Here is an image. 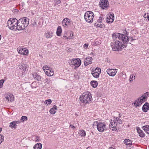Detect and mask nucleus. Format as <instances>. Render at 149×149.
Wrapping results in <instances>:
<instances>
[{
    "mask_svg": "<svg viewBox=\"0 0 149 149\" xmlns=\"http://www.w3.org/2000/svg\"><path fill=\"white\" fill-rule=\"evenodd\" d=\"M45 83H47L48 84L52 83V80L50 78H47L45 80Z\"/></svg>",
    "mask_w": 149,
    "mask_h": 149,
    "instance_id": "nucleus-36",
    "label": "nucleus"
},
{
    "mask_svg": "<svg viewBox=\"0 0 149 149\" xmlns=\"http://www.w3.org/2000/svg\"><path fill=\"white\" fill-rule=\"evenodd\" d=\"M94 14L91 11H87L85 14L84 19L88 23H91L93 21Z\"/></svg>",
    "mask_w": 149,
    "mask_h": 149,
    "instance_id": "nucleus-5",
    "label": "nucleus"
},
{
    "mask_svg": "<svg viewBox=\"0 0 149 149\" xmlns=\"http://www.w3.org/2000/svg\"><path fill=\"white\" fill-rule=\"evenodd\" d=\"M4 82V80L2 79L0 80V88H1L3 86V84Z\"/></svg>",
    "mask_w": 149,
    "mask_h": 149,
    "instance_id": "nucleus-42",
    "label": "nucleus"
},
{
    "mask_svg": "<svg viewBox=\"0 0 149 149\" xmlns=\"http://www.w3.org/2000/svg\"><path fill=\"white\" fill-rule=\"evenodd\" d=\"M70 127L73 129H74V128L75 127L74 126H73L72 125H70Z\"/></svg>",
    "mask_w": 149,
    "mask_h": 149,
    "instance_id": "nucleus-52",
    "label": "nucleus"
},
{
    "mask_svg": "<svg viewBox=\"0 0 149 149\" xmlns=\"http://www.w3.org/2000/svg\"><path fill=\"white\" fill-rule=\"evenodd\" d=\"M137 132L139 134V136L141 137H143L145 136V134L139 128H137Z\"/></svg>",
    "mask_w": 149,
    "mask_h": 149,
    "instance_id": "nucleus-24",
    "label": "nucleus"
},
{
    "mask_svg": "<svg viewBox=\"0 0 149 149\" xmlns=\"http://www.w3.org/2000/svg\"><path fill=\"white\" fill-rule=\"evenodd\" d=\"M135 77V75H134V74H131L130 75V78L129 79V81L130 82H132V81H133V79H132V78H134Z\"/></svg>",
    "mask_w": 149,
    "mask_h": 149,
    "instance_id": "nucleus-43",
    "label": "nucleus"
},
{
    "mask_svg": "<svg viewBox=\"0 0 149 149\" xmlns=\"http://www.w3.org/2000/svg\"><path fill=\"white\" fill-rule=\"evenodd\" d=\"M105 61L107 62L108 63H110V61L109 60V59L108 58H107L106 59V60Z\"/></svg>",
    "mask_w": 149,
    "mask_h": 149,
    "instance_id": "nucleus-53",
    "label": "nucleus"
},
{
    "mask_svg": "<svg viewBox=\"0 0 149 149\" xmlns=\"http://www.w3.org/2000/svg\"><path fill=\"white\" fill-rule=\"evenodd\" d=\"M5 97L8 102H12L14 100V97L13 94L11 93H7L5 95Z\"/></svg>",
    "mask_w": 149,
    "mask_h": 149,
    "instance_id": "nucleus-15",
    "label": "nucleus"
},
{
    "mask_svg": "<svg viewBox=\"0 0 149 149\" xmlns=\"http://www.w3.org/2000/svg\"><path fill=\"white\" fill-rule=\"evenodd\" d=\"M114 14L113 13L108 15L106 17L107 23L111 24L113 22L114 19Z\"/></svg>",
    "mask_w": 149,
    "mask_h": 149,
    "instance_id": "nucleus-16",
    "label": "nucleus"
},
{
    "mask_svg": "<svg viewBox=\"0 0 149 149\" xmlns=\"http://www.w3.org/2000/svg\"><path fill=\"white\" fill-rule=\"evenodd\" d=\"M62 38L64 40L68 39H69L68 35L66 31L64 32Z\"/></svg>",
    "mask_w": 149,
    "mask_h": 149,
    "instance_id": "nucleus-33",
    "label": "nucleus"
},
{
    "mask_svg": "<svg viewBox=\"0 0 149 149\" xmlns=\"http://www.w3.org/2000/svg\"><path fill=\"white\" fill-rule=\"evenodd\" d=\"M102 17H100L99 19L97 20V22L95 24V26L97 28H104L105 26L102 22Z\"/></svg>",
    "mask_w": 149,
    "mask_h": 149,
    "instance_id": "nucleus-10",
    "label": "nucleus"
},
{
    "mask_svg": "<svg viewBox=\"0 0 149 149\" xmlns=\"http://www.w3.org/2000/svg\"><path fill=\"white\" fill-rule=\"evenodd\" d=\"M148 21H149V18H148Z\"/></svg>",
    "mask_w": 149,
    "mask_h": 149,
    "instance_id": "nucleus-57",
    "label": "nucleus"
},
{
    "mask_svg": "<svg viewBox=\"0 0 149 149\" xmlns=\"http://www.w3.org/2000/svg\"><path fill=\"white\" fill-rule=\"evenodd\" d=\"M117 69H110L109 68L107 70V73L110 76L113 77L116 74L117 72Z\"/></svg>",
    "mask_w": 149,
    "mask_h": 149,
    "instance_id": "nucleus-14",
    "label": "nucleus"
},
{
    "mask_svg": "<svg viewBox=\"0 0 149 149\" xmlns=\"http://www.w3.org/2000/svg\"><path fill=\"white\" fill-rule=\"evenodd\" d=\"M78 133L81 135V137H84L86 135V132L83 130H79Z\"/></svg>",
    "mask_w": 149,
    "mask_h": 149,
    "instance_id": "nucleus-29",
    "label": "nucleus"
},
{
    "mask_svg": "<svg viewBox=\"0 0 149 149\" xmlns=\"http://www.w3.org/2000/svg\"><path fill=\"white\" fill-rule=\"evenodd\" d=\"M36 139L35 140V141L36 142H38L40 141L39 137V136H36Z\"/></svg>",
    "mask_w": 149,
    "mask_h": 149,
    "instance_id": "nucleus-48",
    "label": "nucleus"
},
{
    "mask_svg": "<svg viewBox=\"0 0 149 149\" xmlns=\"http://www.w3.org/2000/svg\"><path fill=\"white\" fill-rule=\"evenodd\" d=\"M17 25V30H22L24 29L25 28L24 26V27H22L24 26V24H23L22 23L20 22H19V20H18V24Z\"/></svg>",
    "mask_w": 149,
    "mask_h": 149,
    "instance_id": "nucleus-20",
    "label": "nucleus"
},
{
    "mask_svg": "<svg viewBox=\"0 0 149 149\" xmlns=\"http://www.w3.org/2000/svg\"><path fill=\"white\" fill-rule=\"evenodd\" d=\"M146 19V20L148 21V18H149V13H148L147 14H145L143 16Z\"/></svg>",
    "mask_w": 149,
    "mask_h": 149,
    "instance_id": "nucleus-44",
    "label": "nucleus"
},
{
    "mask_svg": "<svg viewBox=\"0 0 149 149\" xmlns=\"http://www.w3.org/2000/svg\"><path fill=\"white\" fill-rule=\"evenodd\" d=\"M110 123L109 125L110 129L112 128V131L116 130L117 129L116 127L117 126V123L119 124L122 123V120L118 117H116L114 118L113 120H110Z\"/></svg>",
    "mask_w": 149,
    "mask_h": 149,
    "instance_id": "nucleus-4",
    "label": "nucleus"
},
{
    "mask_svg": "<svg viewBox=\"0 0 149 149\" xmlns=\"http://www.w3.org/2000/svg\"><path fill=\"white\" fill-rule=\"evenodd\" d=\"M4 136L1 134H0V144L4 141Z\"/></svg>",
    "mask_w": 149,
    "mask_h": 149,
    "instance_id": "nucleus-41",
    "label": "nucleus"
},
{
    "mask_svg": "<svg viewBox=\"0 0 149 149\" xmlns=\"http://www.w3.org/2000/svg\"><path fill=\"white\" fill-rule=\"evenodd\" d=\"M14 122L15 123V124L16 125V124H19V123H20L21 122L19 120H18V121H14Z\"/></svg>",
    "mask_w": 149,
    "mask_h": 149,
    "instance_id": "nucleus-49",
    "label": "nucleus"
},
{
    "mask_svg": "<svg viewBox=\"0 0 149 149\" xmlns=\"http://www.w3.org/2000/svg\"><path fill=\"white\" fill-rule=\"evenodd\" d=\"M19 68L23 72H25L26 70H27V67L26 65L25 64L19 66Z\"/></svg>",
    "mask_w": 149,
    "mask_h": 149,
    "instance_id": "nucleus-25",
    "label": "nucleus"
},
{
    "mask_svg": "<svg viewBox=\"0 0 149 149\" xmlns=\"http://www.w3.org/2000/svg\"><path fill=\"white\" fill-rule=\"evenodd\" d=\"M57 107L56 105H54L52 108L50 109L49 110L50 113L52 114H54L56 112V110L57 109Z\"/></svg>",
    "mask_w": 149,
    "mask_h": 149,
    "instance_id": "nucleus-26",
    "label": "nucleus"
},
{
    "mask_svg": "<svg viewBox=\"0 0 149 149\" xmlns=\"http://www.w3.org/2000/svg\"><path fill=\"white\" fill-rule=\"evenodd\" d=\"M95 44L96 45H99V44H100L101 43L100 41V40H95Z\"/></svg>",
    "mask_w": 149,
    "mask_h": 149,
    "instance_id": "nucleus-46",
    "label": "nucleus"
},
{
    "mask_svg": "<svg viewBox=\"0 0 149 149\" xmlns=\"http://www.w3.org/2000/svg\"><path fill=\"white\" fill-rule=\"evenodd\" d=\"M17 50L19 53L24 55H27L29 53L28 50L27 49L22 47L18 48Z\"/></svg>",
    "mask_w": 149,
    "mask_h": 149,
    "instance_id": "nucleus-11",
    "label": "nucleus"
},
{
    "mask_svg": "<svg viewBox=\"0 0 149 149\" xmlns=\"http://www.w3.org/2000/svg\"><path fill=\"white\" fill-rule=\"evenodd\" d=\"M73 36V34L71 33L68 39H72L73 38V37H72Z\"/></svg>",
    "mask_w": 149,
    "mask_h": 149,
    "instance_id": "nucleus-47",
    "label": "nucleus"
},
{
    "mask_svg": "<svg viewBox=\"0 0 149 149\" xmlns=\"http://www.w3.org/2000/svg\"><path fill=\"white\" fill-rule=\"evenodd\" d=\"M124 142V143L127 145H130L131 144L132 142L129 139H125Z\"/></svg>",
    "mask_w": 149,
    "mask_h": 149,
    "instance_id": "nucleus-35",
    "label": "nucleus"
},
{
    "mask_svg": "<svg viewBox=\"0 0 149 149\" xmlns=\"http://www.w3.org/2000/svg\"><path fill=\"white\" fill-rule=\"evenodd\" d=\"M42 147V144L40 143H37L35 144L33 147L34 149H41Z\"/></svg>",
    "mask_w": 149,
    "mask_h": 149,
    "instance_id": "nucleus-28",
    "label": "nucleus"
},
{
    "mask_svg": "<svg viewBox=\"0 0 149 149\" xmlns=\"http://www.w3.org/2000/svg\"><path fill=\"white\" fill-rule=\"evenodd\" d=\"M14 10H15L14 12H16V11H17V10L16 9H15Z\"/></svg>",
    "mask_w": 149,
    "mask_h": 149,
    "instance_id": "nucleus-56",
    "label": "nucleus"
},
{
    "mask_svg": "<svg viewBox=\"0 0 149 149\" xmlns=\"http://www.w3.org/2000/svg\"><path fill=\"white\" fill-rule=\"evenodd\" d=\"M70 19L68 18L64 19L62 22L63 26L65 28L68 27V25L70 23Z\"/></svg>",
    "mask_w": 149,
    "mask_h": 149,
    "instance_id": "nucleus-17",
    "label": "nucleus"
},
{
    "mask_svg": "<svg viewBox=\"0 0 149 149\" xmlns=\"http://www.w3.org/2000/svg\"><path fill=\"white\" fill-rule=\"evenodd\" d=\"M101 69L100 68H96L94 71L92 72L91 74L94 77L97 78L99 77L101 72Z\"/></svg>",
    "mask_w": 149,
    "mask_h": 149,
    "instance_id": "nucleus-13",
    "label": "nucleus"
},
{
    "mask_svg": "<svg viewBox=\"0 0 149 149\" xmlns=\"http://www.w3.org/2000/svg\"><path fill=\"white\" fill-rule=\"evenodd\" d=\"M18 24V20L15 18H10L8 20L7 25L8 28L10 30L16 31Z\"/></svg>",
    "mask_w": 149,
    "mask_h": 149,
    "instance_id": "nucleus-3",
    "label": "nucleus"
},
{
    "mask_svg": "<svg viewBox=\"0 0 149 149\" xmlns=\"http://www.w3.org/2000/svg\"><path fill=\"white\" fill-rule=\"evenodd\" d=\"M99 5L101 9H106L108 7L109 4L107 0H100Z\"/></svg>",
    "mask_w": 149,
    "mask_h": 149,
    "instance_id": "nucleus-8",
    "label": "nucleus"
},
{
    "mask_svg": "<svg viewBox=\"0 0 149 149\" xmlns=\"http://www.w3.org/2000/svg\"><path fill=\"white\" fill-rule=\"evenodd\" d=\"M97 122V130L100 132H103L104 130H107L106 124L104 122Z\"/></svg>",
    "mask_w": 149,
    "mask_h": 149,
    "instance_id": "nucleus-7",
    "label": "nucleus"
},
{
    "mask_svg": "<svg viewBox=\"0 0 149 149\" xmlns=\"http://www.w3.org/2000/svg\"><path fill=\"white\" fill-rule=\"evenodd\" d=\"M55 3L54 5V6H55L56 5H57L60 4L61 3V1L60 0H55L54 1Z\"/></svg>",
    "mask_w": 149,
    "mask_h": 149,
    "instance_id": "nucleus-40",
    "label": "nucleus"
},
{
    "mask_svg": "<svg viewBox=\"0 0 149 149\" xmlns=\"http://www.w3.org/2000/svg\"><path fill=\"white\" fill-rule=\"evenodd\" d=\"M143 129L147 133L149 134V125H146L143 126Z\"/></svg>",
    "mask_w": 149,
    "mask_h": 149,
    "instance_id": "nucleus-31",
    "label": "nucleus"
},
{
    "mask_svg": "<svg viewBox=\"0 0 149 149\" xmlns=\"http://www.w3.org/2000/svg\"><path fill=\"white\" fill-rule=\"evenodd\" d=\"M91 86L93 88L96 87L97 85V83L96 81H93L91 82Z\"/></svg>",
    "mask_w": 149,
    "mask_h": 149,
    "instance_id": "nucleus-32",
    "label": "nucleus"
},
{
    "mask_svg": "<svg viewBox=\"0 0 149 149\" xmlns=\"http://www.w3.org/2000/svg\"><path fill=\"white\" fill-rule=\"evenodd\" d=\"M17 126V125L15 124L14 121L10 123V124L9 127L12 129L13 128L15 129L16 128Z\"/></svg>",
    "mask_w": 149,
    "mask_h": 149,
    "instance_id": "nucleus-30",
    "label": "nucleus"
},
{
    "mask_svg": "<svg viewBox=\"0 0 149 149\" xmlns=\"http://www.w3.org/2000/svg\"><path fill=\"white\" fill-rule=\"evenodd\" d=\"M1 131H2V128H0V133L1 132Z\"/></svg>",
    "mask_w": 149,
    "mask_h": 149,
    "instance_id": "nucleus-55",
    "label": "nucleus"
},
{
    "mask_svg": "<svg viewBox=\"0 0 149 149\" xmlns=\"http://www.w3.org/2000/svg\"><path fill=\"white\" fill-rule=\"evenodd\" d=\"M92 62V57L88 56L86 58V60L84 61V65L87 66L89 64L91 63Z\"/></svg>",
    "mask_w": 149,
    "mask_h": 149,
    "instance_id": "nucleus-18",
    "label": "nucleus"
},
{
    "mask_svg": "<svg viewBox=\"0 0 149 149\" xmlns=\"http://www.w3.org/2000/svg\"><path fill=\"white\" fill-rule=\"evenodd\" d=\"M19 22L22 23L24 26H22L25 27V28L28 25L29 23V19L27 17H23L21 18L20 19H19Z\"/></svg>",
    "mask_w": 149,
    "mask_h": 149,
    "instance_id": "nucleus-12",
    "label": "nucleus"
},
{
    "mask_svg": "<svg viewBox=\"0 0 149 149\" xmlns=\"http://www.w3.org/2000/svg\"><path fill=\"white\" fill-rule=\"evenodd\" d=\"M88 44H85L83 46V47L85 49H87L88 48Z\"/></svg>",
    "mask_w": 149,
    "mask_h": 149,
    "instance_id": "nucleus-45",
    "label": "nucleus"
},
{
    "mask_svg": "<svg viewBox=\"0 0 149 149\" xmlns=\"http://www.w3.org/2000/svg\"><path fill=\"white\" fill-rule=\"evenodd\" d=\"M146 101V97L141 96L136 100L134 104L136 107H139L143 102Z\"/></svg>",
    "mask_w": 149,
    "mask_h": 149,
    "instance_id": "nucleus-9",
    "label": "nucleus"
},
{
    "mask_svg": "<svg viewBox=\"0 0 149 149\" xmlns=\"http://www.w3.org/2000/svg\"><path fill=\"white\" fill-rule=\"evenodd\" d=\"M121 117V116H120V114H119V116H118V118H120Z\"/></svg>",
    "mask_w": 149,
    "mask_h": 149,
    "instance_id": "nucleus-54",
    "label": "nucleus"
},
{
    "mask_svg": "<svg viewBox=\"0 0 149 149\" xmlns=\"http://www.w3.org/2000/svg\"><path fill=\"white\" fill-rule=\"evenodd\" d=\"M42 69L45 72V71L47 70L50 68L48 67L47 65H45L43 67Z\"/></svg>",
    "mask_w": 149,
    "mask_h": 149,
    "instance_id": "nucleus-39",
    "label": "nucleus"
},
{
    "mask_svg": "<svg viewBox=\"0 0 149 149\" xmlns=\"http://www.w3.org/2000/svg\"><path fill=\"white\" fill-rule=\"evenodd\" d=\"M38 84L35 81L33 82L31 84V86L32 88H35L37 87Z\"/></svg>",
    "mask_w": 149,
    "mask_h": 149,
    "instance_id": "nucleus-34",
    "label": "nucleus"
},
{
    "mask_svg": "<svg viewBox=\"0 0 149 149\" xmlns=\"http://www.w3.org/2000/svg\"><path fill=\"white\" fill-rule=\"evenodd\" d=\"M80 101L85 104H89L92 100L91 93L89 92H86L81 95L79 97Z\"/></svg>",
    "mask_w": 149,
    "mask_h": 149,
    "instance_id": "nucleus-2",
    "label": "nucleus"
},
{
    "mask_svg": "<svg viewBox=\"0 0 149 149\" xmlns=\"http://www.w3.org/2000/svg\"><path fill=\"white\" fill-rule=\"evenodd\" d=\"M62 32V29L61 26H58L57 29L56 31V34L58 36H61Z\"/></svg>",
    "mask_w": 149,
    "mask_h": 149,
    "instance_id": "nucleus-27",
    "label": "nucleus"
},
{
    "mask_svg": "<svg viewBox=\"0 0 149 149\" xmlns=\"http://www.w3.org/2000/svg\"><path fill=\"white\" fill-rule=\"evenodd\" d=\"M148 92H146L145 94H144V95L142 96H145L146 97V96L147 95H148Z\"/></svg>",
    "mask_w": 149,
    "mask_h": 149,
    "instance_id": "nucleus-50",
    "label": "nucleus"
},
{
    "mask_svg": "<svg viewBox=\"0 0 149 149\" xmlns=\"http://www.w3.org/2000/svg\"><path fill=\"white\" fill-rule=\"evenodd\" d=\"M81 64V61L79 58H73L71 60L70 65L72 67H74V69H76L78 68Z\"/></svg>",
    "mask_w": 149,
    "mask_h": 149,
    "instance_id": "nucleus-6",
    "label": "nucleus"
},
{
    "mask_svg": "<svg viewBox=\"0 0 149 149\" xmlns=\"http://www.w3.org/2000/svg\"><path fill=\"white\" fill-rule=\"evenodd\" d=\"M112 37L113 39L116 38L119 40L111 43V47L113 51L121 50L122 49L126 47L125 45L129 41V38L125 35L120 33L113 34L112 35Z\"/></svg>",
    "mask_w": 149,
    "mask_h": 149,
    "instance_id": "nucleus-1",
    "label": "nucleus"
},
{
    "mask_svg": "<svg viewBox=\"0 0 149 149\" xmlns=\"http://www.w3.org/2000/svg\"><path fill=\"white\" fill-rule=\"evenodd\" d=\"M45 73L47 76H53L54 74V72L53 70L51 68L49 70L45 71Z\"/></svg>",
    "mask_w": 149,
    "mask_h": 149,
    "instance_id": "nucleus-21",
    "label": "nucleus"
},
{
    "mask_svg": "<svg viewBox=\"0 0 149 149\" xmlns=\"http://www.w3.org/2000/svg\"><path fill=\"white\" fill-rule=\"evenodd\" d=\"M52 102V100L51 99H49L45 100L44 102V103L47 105H49L51 104Z\"/></svg>",
    "mask_w": 149,
    "mask_h": 149,
    "instance_id": "nucleus-37",
    "label": "nucleus"
},
{
    "mask_svg": "<svg viewBox=\"0 0 149 149\" xmlns=\"http://www.w3.org/2000/svg\"><path fill=\"white\" fill-rule=\"evenodd\" d=\"M33 78L36 80L38 81H40L41 79V77L37 73H34L33 74Z\"/></svg>",
    "mask_w": 149,
    "mask_h": 149,
    "instance_id": "nucleus-22",
    "label": "nucleus"
},
{
    "mask_svg": "<svg viewBox=\"0 0 149 149\" xmlns=\"http://www.w3.org/2000/svg\"><path fill=\"white\" fill-rule=\"evenodd\" d=\"M53 33L51 31H48L44 34V36L47 38H51L53 36Z\"/></svg>",
    "mask_w": 149,
    "mask_h": 149,
    "instance_id": "nucleus-19",
    "label": "nucleus"
},
{
    "mask_svg": "<svg viewBox=\"0 0 149 149\" xmlns=\"http://www.w3.org/2000/svg\"><path fill=\"white\" fill-rule=\"evenodd\" d=\"M32 25L34 26H35L37 25V23L35 21H34L33 23L32 24Z\"/></svg>",
    "mask_w": 149,
    "mask_h": 149,
    "instance_id": "nucleus-51",
    "label": "nucleus"
},
{
    "mask_svg": "<svg viewBox=\"0 0 149 149\" xmlns=\"http://www.w3.org/2000/svg\"><path fill=\"white\" fill-rule=\"evenodd\" d=\"M142 110L143 111L146 112L149 110V107L148 103H145L143 106Z\"/></svg>",
    "mask_w": 149,
    "mask_h": 149,
    "instance_id": "nucleus-23",
    "label": "nucleus"
},
{
    "mask_svg": "<svg viewBox=\"0 0 149 149\" xmlns=\"http://www.w3.org/2000/svg\"><path fill=\"white\" fill-rule=\"evenodd\" d=\"M27 119L28 118L26 116H23L21 117L20 120L22 122H24V121L27 120Z\"/></svg>",
    "mask_w": 149,
    "mask_h": 149,
    "instance_id": "nucleus-38",
    "label": "nucleus"
}]
</instances>
